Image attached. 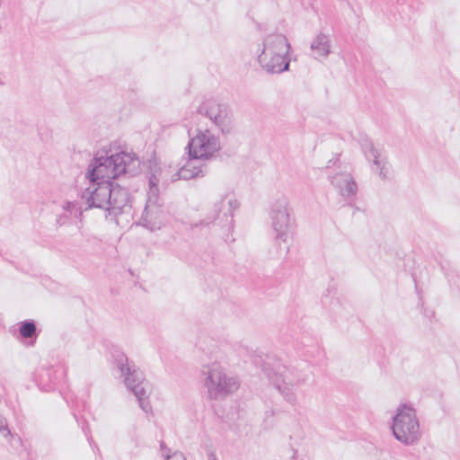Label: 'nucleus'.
I'll use <instances>...</instances> for the list:
<instances>
[{
    "mask_svg": "<svg viewBox=\"0 0 460 460\" xmlns=\"http://www.w3.org/2000/svg\"><path fill=\"white\" fill-rule=\"evenodd\" d=\"M228 204V212L224 213V217H226V221H229L231 224L233 221V211L239 207L238 202L235 199H229L227 201Z\"/></svg>",
    "mask_w": 460,
    "mask_h": 460,
    "instance_id": "nucleus-21",
    "label": "nucleus"
},
{
    "mask_svg": "<svg viewBox=\"0 0 460 460\" xmlns=\"http://www.w3.org/2000/svg\"><path fill=\"white\" fill-rule=\"evenodd\" d=\"M311 49L314 51L318 57H327L331 52V44L329 37L320 32L312 41Z\"/></svg>",
    "mask_w": 460,
    "mask_h": 460,
    "instance_id": "nucleus-16",
    "label": "nucleus"
},
{
    "mask_svg": "<svg viewBox=\"0 0 460 460\" xmlns=\"http://www.w3.org/2000/svg\"><path fill=\"white\" fill-rule=\"evenodd\" d=\"M167 460H186L182 453L175 452L172 456L166 455Z\"/></svg>",
    "mask_w": 460,
    "mask_h": 460,
    "instance_id": "nucleus-23",
    "label": "nucleus"
},
{
    "mask_svg": "<svg viewBox=\"0 0 460 460\" xmlns=\"http://www.w3.org/2000/svg\"><path fill=\"white\" fill-rule=\"evenodd\" d=\"M224 200H225V199H222L219 202H217L214 205V215L212 217H210V216L207 217L206 218L200 220L199 224H195L193 226L194 227H197L199 226H208L211 223H213L217 218H218L219 213L222 210Z\"/></svg>",
    "mask_w": 460,
    "mask_h": 460,
    "instance_id": "nucleus-20",
    "label": "nucleus"
},
{
    "mask_svg": "<svg viewBox=\"0 0 460 460\" xmlns=\"http://www.w3.org/2000/svg\"><path fill=\"white\" fill-rule=\"evenodd\" d=\"M160 173L161 169L157 166L156 164L154 165V169H151V172L148 173V198L156 199L159 198V188L158 183L160 181Z\"/></svg>",
    "mask_w": 460,
    "mask_h": 460,
    "instance_id": "nucleus-18",
    "label": "nucleus"
},
{
    "mask_svg": "<svg viewBox=\"0 0 460 460\" xmlns=\"http://www.w3.org/2000/svg\"><path fill=\"white\" fill-rule=\"evenodd\" d=\"M110 181H90V186L82 193V200L84 201L86 209L96 208L108 211L109 198L108 188Z\"/></svg>",
    "mask_w": 460,
    "mask_h": 460,
    "instance_id": "nucleus-10",
    "label": "nucleus"
},
{
    "mask_svg": "<svg viewBox=\"0 0 460 460\" xmlns=\"http://www.w3.org/2000/svg\"><path fill=\"white\" fill-rule=\"evenodd\" d=\"M135 154L120 152L110 156H95L89 164L86 177L90 181H111L120 176L132 177L139 171Z\"/></svg>",
    "mask_w": 460,
    "mask_h": 460,
    "instance_id": "nucleus-1",
    "label": "nucleus"
},
{
    "mask_svg": "<svg viewBox=\"0 0 460 460\" xmlns=\"http://www.w3.org/2000/svg\"><path fill=\"white\" fill-rule=\"evenodd\" d=\"M291 211L286 198L276 200L271 206L270 215L278 243L280 242L287 243L293 232L295 220L291 219Z\"/></svg>",
    "mask_w": 460,
    "mask_h": 460,
    "instance_id": "nucleus-7",
    "label": "nucleus"
},
{
    "mask_svg": "<svg viewBox=\"0 0 460 460\" xmlns=\"http://www.w3.org/2000/svg\"><path fill=\"white\" fill-rule=\"evenodd\" d=\"M82 429H83L84 433L85 434V436L88 437L89 427H88V424L86 423V421L84 422V424L82 426Z\"/></svg>",
    "mask_w": 460,
    "mask_h": 460,
    "instance_id": "nucleus-25",
    "label": "nucleus"
},
{
    "mask_svg": "<svg viewBox=\"0 0 460 460\" xmlns=\"http://www.w3.org/2000/svg\"><path fill=\"white\" fill-rule=\"evenodd\" d=\"M62 218H63V217H59V218L57 219V224L61 226L63 224L62 223Z\"/></svg>",
    "mask_w": 460,
    "mask_h": 460,
    "instance_id": "nucleus-28",
    "label": "nucleus"
},
{
    "mask_svg": "<svg viewBox=\"0 0 460 460\" xmlns=\"http://www.w3.org/2000/svg\"><path fill=\"white\" fill-rule=\"evenodd\" d=\"M158 199H147L146 205L139 220V225L151 231L159 229L163 222L164 211L158 204Z\"/></svg>",
    "mask_w": 460,
    "mask_h": 460,
    "instance_id": "nucleus-11",
    "label": "nucleus"
},
{
    "mask_svg": "<svg viewBox=\"0 0 460 460\" xmlns=\"http://www.w3.org/2000/svg\"><path fill=\"white\" fill-rule=\"evenodd\" d=\"M208 460H217L216 454L214 452H209L208 454Z\"/></svg>",
    "mask_w": 460,
    "mask_h": 460,
    "instance_id": "nucleus-26",
    "label": "nucleus"
},
{
    "mask_svg": "<svg viewBox=\"0 0 460 460\" xmlns=\"http://www.w3.org/2000/svg\"><path fill=\"white\" fill-rule=\"evenodd\" d=\"M19 333L24 339H32L33 344L38 337V331L34 320L29 319L19 323Z\"/></svg>",
    "mask_w": 460,
    "mask_h": 460,
    "instance_id": "nucleus-19",
    "label": "nucleus"
},
{
    "mask_svg": "<svg viewBox=\"0 0 460 460\" xmlns=\"http://www.w3.org/2000/svg\"><path fill=\"white\" fill-rule=\"evenodd\" d=\"M108 198L111 205H108V212L110 215H118L123 212V209L128 206L130 194L127 188L119 184H114L110 181L108 188Z\"/></svg>",
    "mask_w": 460,
    "mask_h": 460,
    "instance_id": "nucleus-12",
    "label": "nucleus"
},
{
    "mask_svg": "<svg viewBox=\"0 0 460 460\" xmlns=\"http://www.w3.org/2000/svg\"><path fill=\"white\" fill-rule=\"evenodd\" d=\"M0 433L4 437L11 435L6 420L0 414Z\"/></svg>",
    "mask_w": 460,
    "mask_h": 460,
    "instance_id": "nucleus-22",
    "label": "nucleus"
},
{
    "mask_svg": "<svg viewBox=\"0 0 460 460\" xmlns=\"http://www.w3.org/2000/svg\"><path fill=\"white\" fill-rule=\"evenodd\" d=\"M165 448V445L164 442L161 443V449H164Z\"/></svg>",
    "mask_w": 460,
    "mask_h": 460,
    "instance_id": "nucleus-29",
    "label": "nucleus"
},
{
    "mask_svg": "<svg viewBox=\"0 0 460 460\" xmlns=\"http://www.w3.org/2000/svg\"><path fill=\"white\" fill-rule=\"evenodd\" d=\"M291 46L282 34L269 35L263 40V49L258 56L261 68L270 74H279L289 69Z\"/></svg>",
    "mask_w": 460,
    "mask_h": 460,
    "instance_id": "nucleus-3",
    "label": "nucleus"
},
{
    "mask_svg": "<svg viewBox=\"0 0 460 460\" xmlns=\"http://www.w3.org/2000/svg\"><path fill=\"white\" fill-rule=\"evenodd\" d=\"M424 314H425V316L430 318V317H432L434 315V312L433 311H429V312L425 311Z\"/></svg>",
    "mask_w": 460,
    "mask_h": 460,
    "instance_id": "nucleus-27",
    "label": "nucleus"
},
{
    "mask_svg": "<svg viewBox=\"0 0 460 460\" xmlns=\"http://www.w3.org/2000/svg\"><path fill=\"white\" fill-rule=\"evenodd\" d=\"M392 430L394 438L404 445H412L420 438V424L415 410L402 405L394 417Z\"/></svg>",
    "mask_w": 460,
    "mask_h": 460,
    "instance_id": "nucleus-6",
    "label": "nucleus"
},
{
    "mask_svg": "<svg viewBox=\"0 0 460 460\" xmlns=\"http://www.w3.org/2000/svg\"><path fill=\"white\" fill-rule=\"evenodd\" d=\"M62 375V372L58 374L52 367L43 369L39 376V385L46 392L54 390Z\"/></svg>",
    "mask_w": 460,
    "mask_h": 460,
    "instance_id": "nucleus-15",
    "label": "nucleus"
},
{
    "mask_svg": "<svg viewBox=\"0 0 460 460\" xmlns=\"http://www.w3.org/2000/svg\"><path fill=\"white\" fill-rule=\"evenodd\" d=\"M74 417L75 418L76 421L78 422V419H77L76 414H74Z\"/></svg>",
    "mask_w": 460,
    "mask_h": 460,
    "instance_id": "nucleus-30",
    "label": "nucleus"
},
{
    "mask_svg": "<svg viewBox=\"0 0 460 460\" xmlns=\"http://www.w3.org/2000/svg\"><path fill=\"white\" fill-rule=\"evenodd\" d=\"M261 370L287 402L292 406L297 404L295 387L304 385L307 380V376L304 372L293 367H287L271 358H267L262 363Z\"/></svg>",
    "mask_w": 460,
    "mask_h": 460,
    "instance_id": "nucleus-2",
    "label": "nucleus"
},
{
    "mask_svg": "<svg viewBox=\"0 0 460 460\" xmlns=\"http://www.w3.org/2000/svg\"><path fill=\"white\" fill-rule=\"evenodd\" d=\"M196 112L208 118L223 135H229L233 130V115L229 108L214 99L203 101Z\"/></svg>",
    "mask_w": 460,
    "mask_h": 460,
    "instance_id": "nucleus-9",
    "label": "nucleus"
},
{
    "mask_svg": "<svg viewBox=\"0 0 460 460\" xmlns=\"http://www.w3.org/2000/svg\"><path fill=\"white\" fill-rule=\"evenodd\" d=\"M199 161L201 160L192 159L189 156V160L172 175V180H190L196 177H203L206 172L202 165L197 164Z\"/></svg>",
    "mask_w": 460,
    "mask_h": 460,
    "instance_id": "nucleus-14",
    "label": "nucleus"
},
{
    "mask_svg": "<svg viewBox=\"0 0 460 460\" xmlns=\"http://www.w3.org/2000/svg\"><path fill=\"white\" fill-rule=\"evenodd\" d=\"M362 148L365 152V155L367 158H370V156L373 157V164L377 166L379 169V176L382 179L386 178V172H385V163L380 159V154L379 152L374 147L372 143H367L362 146Z\"/></svg>",
    "mask_w": 460,
    "mask_h": 460,
    "instance_id": "nucleus-17",
    "label": "nucleus"
},
{
    "mask_svg": "<svg viewBox=\"0 0 460 460\" xmlns=\"http://www.w3.org/2000/svg\"><path fill=\"white\" fill-rule=\"evenodd\" d=\"M111 357L121 376H124L125 385L137 397L140 408L145 412L151 411L146 391L149 384L146 380L143 372L136 367L134 364H130L127 355L119 349H114Z\"/></svg>",
    "mask_w": 460,
    "mask_h": 460,
    "instance_id": "nucleus-4",
    "label": "nucleus"
},
{
    "mask_svg": "<svg viewBox=\"0 0 460 460\" xmlns=\"http://www.w3.org/2000/svg\"><path fill=\"white\" fill-rule=\"evenodd\" d=\"M186 149L192 159L208 160L221 149V144L219 137L210 130L198 129L197 135L189 140Z\"/></svg>",
    "mask_w": 460,
    "mask_h": 460,
    "instance_id": "nucleus-8",
    "label": "nucleus"
},
{
    "mask_svg": "<svg viewBox=\"0 0 460 460\" xmlns=\"http://www.w3.org/2000/svg\"><path fill=\"white\" fill-rule=\"evenodd\" d=\"M314 1H315V0H301L302 4H303L305 8L313 7V4H314Z\"/></svg>",
    "mask_w": 460,
    "mask_h": 460,
    "instance_id": "nucleus-24",
    "label": "nucleus"
},
{
    "mask_svg": "<svg viewBox=\"0 0 460 460\" xmlns=\"http://www.w3.org/2000/svg\"><path fill=\"white\" fill-rule=\"evenodd\" d=\"M331 182L344 198H351L357 194L358 186L350 173H336L332 177Z\"/></svg>",
    "mask_w": 460,
    "mask_h": 460,
    "instance_id": "nucleus-13",
    "label": "nucleus"
},
{
    "mask_svg": "<svg viewBox=\"0 0 460 460\" xmlns=\"http://www.w3.org/2000/svg\"><path fill=\"white\" fill-rule=\"evenodd\" d=\"M201 375L210 400L224 398L239 388L238 380L234 376H228L217 362L204 366Z\"/></svg>",
    "mask_w": 460,
    "mask_h": 460,
    "instance_id": "nucleus-5",
    "label": "nucleus"
}]
</instances>
